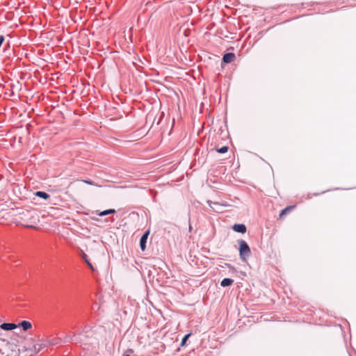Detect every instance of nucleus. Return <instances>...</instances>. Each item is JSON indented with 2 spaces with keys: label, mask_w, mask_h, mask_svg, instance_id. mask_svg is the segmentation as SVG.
Masks as SVG:
<instances>
[{
  "label": "nucleus",
  "mask_w": 356,
  "mask_h": 356,
  "mask_svg": "<svg viewBox=\"0 0 356 356\" xmlns=\"http://www.w3.org/2000/svg\"><path fill=\"white\" fill-rule=\"evenodd\" d=\"M238 243L239 245L240 258L242 261H245L251 254L250 248L244 240H239Z\"/></svg>",
  "instance_id": "f257e3e1"
},
{
  "label": "nucleus",
  "mask_w": 356,
  "mask_h": 356,
  "mask_svg": "<svg viewBox=\"0 0 356 356\" xmlns=\"http://www.w3.org/2000/svg\"><path fill=\"white\" fill-rule=\"evenodd\" d=\"M229 135H226L225 138H222V140L226 143L225 145H223L222 147H219V145L218 144L215 146V149L217 152L220 153V154H224L227 152L228 148H229L227 145L229 143L231 142V139L229 138Z\"/></svg>",
  "instance_id": "f03ea898"
},
{
  "label": "nucleus",
  "mask_w": 356,
  "mask_h": 356,
  "mask_svg": "<svg viewBox=\"0 0 356 356\" xmlns=\"http://www.w3.org/2000/svg\"><path fill=\"white\" fill-rule=\"evenodd\" d=\"M236 58L235 54L233 52L225 53L221 60V65L229 64L234 60Z\"/></svg>",
  "instance_id": "7ed1b4c3"
},
{
  "label": "nucleus",
  "mask_w": 356,
  "mask_h": 356,
  "mask_svg": "<svg viewBox=\"0 0 356 356\" xmlns=\"http://www.w3.org/2000/svg\"><path fill=\"white\" fill-rule=\"evenodd\" d=\"M149 232H145L140 239V247L143 251L146 248V243L149 236Z\"/></svg>",
  "instance_id": "20e7f679"
},
{
  "label": "nucleus",
  "mask_w": 356,
  "mask_h": 356,
  "mask_svg": "<svg viewBox=\"0 0 356 356\" xmlns=\"http://www.w3.org/2000/svg\"><path fill=\"white\" fill-rule=\"evenodd\" d=\"M232 229L234 232L244 234L246 232L247 229L243 224H235L233 225Z\"/></svg>",
  "instance_id": "39448f33"
},
{
  "label": "nucleus",
  "mask_w": 356,
  "mask_h": 356,
  "mask_svg": "<svg viewBox=\"0 0 356 356\" xmlns=\"http://www.w3.org/2000/svg\"><path fill=\"white\" fill-rule=\"evenodd\" d=\"M1 329L3 330H13L17 327V325L12 323H3L0 325Z\"/></svg>",
  "instance_id": "423d86ee"
},
{
  "label": "nucleus",
  "mask_w": 356,
  "mask_h": 356,
  "mask_svg": "<svg viewBox=\"0 0 356 356\" xmlns=\"http://www.w3.org/2000/svg\"><path fill=\"white\" fill-rule=\"evenodd\" d=\"M17 325V327H22L24 331L28 330L29 329L31 328V327H32L31 323L27 321H23Z\"/></svg>",
  "instance_id": "0eeeda50"
},
{
  "label": "nucleus",
  "mask_w": 356,
  "mask_h": 356,
  "mask_svg": "<svg viewBox=\"0 0 356 356\" xmlns=\"http://www.w3.org/2000/svg\"><path fill=\"white\" fill-rule=\"evenodd\" d=\"M234 282V280L230 279V278H224L221 282H220V285L223 287H225V286H229L230 285H232Z\"/></svg>",
  "instance_id": "6e6552de"
},
{
  "label": "nucleus",
  "mask_w": 356,
  "mask_h": 356,
  "mask_svg": "<svg viewBox=\"0 0 356 356\" xmlns=\"http://www.w3.org/2000/svg\"><path fill=\"white\" fill-rule=\"evenodd\" d=\"M207 204H209V206L212 209L213 211H216V212H218L219 211L218 209H216L215 208H213L212 207V205H215V206H217V207H222V206H225L224 204H220L219 202H212L211 200H208L207 201Z\"/></svg>",
  "instance_id": "1a4fd4ad"
},
{
  "label": "nucleus",
  "mask_w": 356,
  "mask_h": 356,
  "mask_svg": "<svg viewBox=\"0 0 356 356\" xmlns=\"http://www.w3.org/2000/svg\"><path fill=\"white\" fill-rule=\"evenodd\" d=\"M35 195L44 200H47L49 197V195L43 191H37Z\"/></svg>",
  "instance_id": "9d476101"
},
{
  "label": "nucleus",
  "mask_w": 356,
  "mask_h": 356,
  "mask_svg": "<svg viewBox=\"0 0 356 356\" xmlns=\"http://www.w3.org/2000/svg\"><path fill=\"white\" fill-rule=\"evenodd\" d=\"M114 213H115V210L111 209H107V210L101 211L98 213V215L99 216H106V215Z\"/></svg>",
  "instance_id": "9b49d317"
},
{
  "label": "nucleus",
  "mask_w": 356,
  "mask_h": 356,
  "mask_svg": "<svg viewBox=\"0 0 356 356\" xmlns=\"http://www.w3.org/2000/svg\"><path fill=\"white\" fill-rule=\"evenodd\" d=\"M60 340L59 339L56 338V339H53L52 340L49 341V344L50 346H55V345L60 343Z\"/></svg>",
  "instance_id": "f8f14e48"
},
{
  "label": "nucleus",
  "mask_w": 356,
  "mask_h": 356,
  "mask_svg": "<svg viewBox=\"0 0 356 356\" xmlns=\"http://www.w3.org/2000/svg\"><path fill=\"white\" fill-rule=\"evenodd\" d=\"M190 336H191V334H188L184 337V338L181 340V346H184L186 344V341L188 340V339L189 338Z\"/></svg>",
  "instance_id": "ddd939ff"
},
{
  "label": "nucleus",
  "mask_w": 356,
  "mask_h": 356,
  "mask_svg": "<svg viewBox=\"0 0 356 356\" xmlns=\"http://www.w3.org/2000/svg\"><path fill=\"white\" fill-rule=\"evenodd\" d=\"M83 258L85 261V262L88 264V266L92 269L93 270V266L89 262V261L87 259V255L86 254H83Z\"/></svg>",
  "instance_id": "4468645a"
},
{
  "label": "nucleus",
  "mask_w": 356,
  "mask_h": 356,
  "mask_svg": "<svg viewBox=\"0 0 356 356\" xmlns=\"http://www.w3.org/2000/svg\"><path fill=\"white\" fill-rule=\"evenodd\" d=\"M293 207H288L286 208H285L284 209H283L281 213H280V216H282L283 215H284L285 213H286L288 211H289Z\"/></svg>",
  "instance_id": "2eb2a0df"
},
{
  "label": "nucleus",
  "mask_w": 356,
  "mask_h": 356,
  "mask_svg": "<svg viewBox=\"0 0 356 356\" xmlns=\"http://www.w3.org/2000/svg\"><path fill=\"white\" fill-rule=\"evenodd\" d=\"M84 183L86 184H88L89 185H92V186H99L97 184H95L94 181H91V180H83V181Z\"/></svg>",
  "instance_id": "dca6fc26"
},
{
  "label": "nucleus",
  "mask_w": 356,
  "mask_h": 356,
  "mask_svg": "<svg viewBox=\"0 0 356 356\" xmlns=\"http://www.w3.org/2000/svg\"><path fill=\"white\" fill-rule=\"evenodd\" d=\"M72 341V339L71 337H67L65 339V342H71Z\"/></svg>",
  "instance_id": "f3484780"
},
{
  "label": "nucleus",
  "mask_w": 356,
  "mask_h": 356,
  "mask_svg": "<svg viewBox=\"0 0 356 356\" xmlns=\"http://www.w3.org/2000/svg\"><path fill=\"white\" fill-rule=\"evenodd\" d=\"M127 353H133V350L131 349H129Z\"/></svg>",
  "instance_id": "a211bd4d"
},
{
  "label": "nucleus",
  "mask_w": 356,
  "mask_h": 356,
  "mask_svg": "<svg viewBox=\"0 0 356 356\" xmlns=\"http://www.w3.org/2000/svg\"><path fill=\"white\" fill-rule=\"evenodd\" d=\"M123 356H129V354L124 353V354L123 355Z\"/></svg>",
  "instance_id": "6ab92c4d"
},
{
  "label": "nucleus",
  "mask_w": 356,
  "mask_h": 356,
  "mask_svg": "<svg viewBox=\"0 0 356 356\" xmlns=\"http://www.w3.org/2000/svg\"><path fill=\"white\" fill-rule=\"evenodd\" d=\"M7 47H10V43H9V42H8V44H7Z\"/></svg>",
  "instance_id": "aec40b11"
},
{
  "label": "nucleus",
  "mask_w": 356,
  "mask_h": 356,
  "mask_svg": "<svg viewBox=\"0 0 356 356\" xmlns=\"http://www.w3.org/2000/svg\"><path fill=\"white\" fill-rule=\"evenodd\" d=\"M169 134H172V129H170V131H169L168 133Z\"/></svg>",
  "instance_id": "412c9836"
},
{
  "label": "nucleus",
  "mask_w": 356,
  "mask_h": 356,
  "mask_svg": "<svg viewBox=\"0 0 356 356\" xmlns=\"http://www.w3.org/2000/svg\"><path fill=\"white\" fill-rule=\"evenodd\" d=\"M197 134H200V130H198Z\"/></svg>",
  "instance_id": "4be33fe9"
},
{
  "label": "nucleus",
  "mask_w": 356,
  "mask_h": 356,
  "mask_svg": "<svg viewBox=\"0 0 356 356\" xmlns=\"http://www.w3.org/2000/svg\"><path fill=\"white\" fill-rule=\"evenodd\" d=\"M30 356H33V355H30Z\"/></svg>",
  "instance_id": "5701e85b"
}]
</instances>
